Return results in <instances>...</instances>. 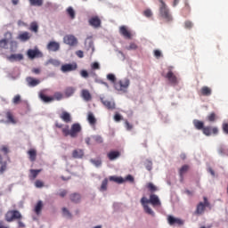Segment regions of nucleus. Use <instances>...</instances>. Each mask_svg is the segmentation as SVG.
I'll return each instance as SVG.
<instances>
[{"instance_id":"1","label":"nucleus","mask_w":228,"mask_h":228,"mask_svg":"<svg viewBox=\"0 0 228 228\" xmlns=\"http://www.w3.org/2000/svg\"><path fill=\"white\" fill-rule=\"evenodd\" d=\"M55 127H57V129H61L63 136H70V138H77V134H79L82 130L79 123H74L70 128L69 125H63L62 123L56 121Z\"/></svg>"},{"instance_id":"2","label":"nucleus","mask_w":228,"mask_h":228,"mask_svg":"<svg viewBox=\"0 0 228 228\" xmlns=\"http://www.w3.org/2000/svg\"><path fill=\"white\" fill-rule=\"evenodd\" d=\"M141 204L144 209V212L147 215H151V216H155L156 214L154 213V210H152V208H151L148 204H151V206L155 208V206H161V201L159 200V197H158V195L151 194L149 200H147V198L145 197H142L141 199Z\"/></svg>"},{"instance_id":"3","label":"nucleus","mask_w":228,"mask_h":228,"mask_svg":"<svg viewBox=\"0 0 228 228\" xmlns=\"http://www.w3.org/2000/svg\"><path fill=\"white\" fill-rule=\"evenodd\" d=\"M193 126L198 131H202L205 136H211V134H218V127L216 126H204V122L194 119Z\"/></svg>"},{"instance_id":"4","label":"nucleus","mask_w":228,"mask_h":228,"mask_svg":"<svg viewBox=\"0 0 228 228\" xmlns=\"http://www.w3.org/2000/svg\"><path fill=\"white\" fill-rule=\"evenodd\" d=\"M159 15L164 19L166 22H170L172 20V14H170V11L168 7H167V4L163 2V0H159Z\"/></svg>"},{"instance_id":"5","label":"nucleus","mask_w":228,"mask_h":228,"mask_svg":"<svg viewBox=\"0 0 228 228\" xmlns=\"http://www.w3.org/2000/svg\"><path fill=\"white\" fill-rule=\"evenodd\" d=\"M129 85H131V81H129V78H124L122 80H119L114 84V88L118 92H127V89L129 88Z\"/></svg>"},{"instance_id":"6","label":"nucleus","mask_w":228,"mask_h":228,"mask_svg":"<svg viewBox=\"0 0 228 228\" xmlns=\"http://www.w3.org/2000/svg\"><path fill=\"white\" fill-rule=\"evenodd\" d=\"M22 220V214L19 210H8L5 214V222H15Z\"/></svg>"},{"instance_id":"7","label":"nucleus","mask_w":228,"mask_h":228,"mask_svg":"<svg viewBox=\"0 0 228 228\" xmlns=\"http://www.w3.org/2000/svg\"><path fill=\"white\" fill-rule=\"evenodd\" d=\"M39 97L44 101V102H53V101H61V99H63V94L55 92L53 96H47L41 93Z\"/></svg>"},{"instance_id":"8","label":"nucleus","mask_w":228,"mask_h":228,"mask_svg":"<svg viewBox=\"0 0 228 228\" xmlns=\"http://www.w3.org/2000/svg\"><path fill=\"white\" fill-rule=\"evenodd\" d=\"M203 200L204 202H200L197 207H196V210L194 212L195 215L200 216V215H204V211H206L207 208H209L210 203L209 200H208L207 197H203Z\"/></svg>"},{"instance_id":"9","label":"nucleus","mask_w":228,"mask_h":228,"mask_svg":"<svg viewBox=\"0 0 228 228\" xmlns=\"http://www.w3.org/2000/svg\"><path fill=\"white\" fill-rule=\"evenodd\" d=\"M61 70L63 73H67V72H74V70H77V63L76 62H72V63H66L63 64L61 67Z\"/></svg>"},{"instance_id":"10","label":"nucleus","mask_w":228,"mask_h":228,"mask_svg":"<svg viewBox=\"0 0 228 228\" xmlns=\"http://www.w3.org/2000/svg\"><path fill=\"white\" fill-rule=\"evenodd\" d=\"M27 54L30 60H35V58H42V56H44L42 52H40L38 49H28Z\"/></svg>"},{"instance_id":"11","label":"nucleus","mask_w":228,"mask_h":228,"mask_svg":"<svg viewBox=\"0 0 228 228\" xmlns=\"http://www.w3.org/2000/svg\"><path fill=\"white\" fill-rule=\"evenodd\" d=\"M166 79L169 81L171 85H178L179 79L172 72V69H169L167 75L165 76Z\"/></svg>"},{"instance_id":"12","label":"nucleus","mask_w":228,"mask_h":228,"mask_svg":"<svg viewBox=\"0 0 228 228\" xmlns=\"http://www.w3.org/2000/svg\"><path fill=\"white\" fill-rule=\"evenodd\" d=\"M4 37L6 38H4V39L0 40V47L2 49H8V44L10 43V40H12V33L11 32H6L4 34Z\"/></svg>"},{"instance_id":"13","label":"nucleus","mask_w":228,"mask_h":228,"mask_svg":"<svg viewBox=\"0 0 228 228\" xmlns=\"http://www.w3.org/2000/svg\"><path fill=\"white\" fill-rule=\"evenodd\" d=\"M63 42L67 44V45H76L77 44V38L73 35H67L64 37Z\"/></svg>"},{"instance_id":"14","label":"nucleus","mask_w":228,"mask_h":228,"mask_svg":"<svg viewBox=\"0 0 228 228\" xmlns=\"http://www.w3.org/2000/svg\"><path fill=\"white\" fill-rule=\"evenodd\" d=\"M46 49L52 53H56L60 51V43L55 41H51L48 43Z\"/></svg>"},{"instance_id":"15","label":"nucleus","mask_w":228,"mask_h":228,"mask_svg":"<svg viewBox=\"0 0 228 228\" xmlns=\"http://www.w3.org/2000/svg\"><path fill=\"white\" fill-rule=\"evenodd\" d=\"M119 33L124 37L125 38H127L128 40H131L133 38V35L131 34V31L127 28L126 26H121L119 28Z\"/></svg>"},{"instance_id":"16","label":"nucleus","mask_w":228,"mask_h":228,"mask_svg":"<svg viewBox=\"0 0 228 228\" xmlns=\"http://www.w3.org/2000/svg\"><path fill=\"white\" fill-rule=\"evenodd\" d=\"M101 102H102V104H103V106H105V108H107V110H115V108H116L115 102H113V101L101 98Z\"/></svg>"},{"instance_id":"17","label":"nucleus","mask_w":228,"mask_h":228,"mask_svg":"<svg viewBox=\"0 0 228 228\" xmlns=\"http://www.w3.org/2000/svg\"><path fill=\"white\" fill-rule=\"evenodd\" d=\"M167 222L169 224V225H183V224H184V222L179 218H175L172 216H167Z\"/></svg>"},{"instance_id":"18","label":"nucleus","mask_w":228,"mask_h":228,"mask_svg":"<svg viewBox=\"0 0 228 228\" xmlns=\"http://www.w3.org/2000/svg\"><path fill=\"white\" fill-rule=\"evenodd\" d=\"M188 170H190L189 165H183L179 169L180 183H184V174L188 173Z\"/></svg>"},{"instance_id":"19","label":"nucleus","mask_w":228,"mask_h":228,"mask_svg":"<svg viewBox=\"0 0 228 228\" xmlns=\"http://www.w3.org/2000/svg\"><path fill=\"white\" fill-rule=\"evenodd\" d=\"M26 81L28 86L35 87L37 85H40V80L37 78H33V77H27Z\"/></svg>"},{"instance_id":"20","label":"nucleus","mask_w":228,"mask_h":228,"mask_svg":"<svg viewBox=\"0 0 228 228\" xmlns=\"http://www.w3.org/2000/svg\"><path fill=\"white\" fill-rule=\"evenodd\" d=\"M60 118L63 120L66 124H69V122H72V117L70 116V113L67 111H62L60 115Z\"/></svg>"},{"instance_id":"21","label":"nucleus","mask_w":228,"mask_h":228,"mask_svg":"<svg viewBox=\"0 0 228 228\" xmlns=\"http://www.w3.org/2000/svg\"><path fill=\"white\" fill-rule=\"evenodd\" d=\"M89 24L93 28H101V19L98 16H94L89 20Z\"/></svg>"},{"instance_id":"22","label":"nucleus","mask_w":228,"mask_h":228,"mask_svg":"<svg viewBox=\"0 0 228 228\" xmlns=\"http://www.w3.org/2000/svg\"><path fill=\"white\" fill-rule=\"evenodd\" d=\"M8 170V162L3 161V155L0 154V174L3 175Z\"/></svg>"},{"instance_id":"23","label":"nucleus","mask_w":228,"mask_h":228,"mask_svg":"<svg viewBox=\"0 0 228 228\" xmlns=\"http://www.w3.org/2000/svg\"><path fill=\"white\" fill-rule=\"evenodd\" d=\"M69 200L75 204H78V202H81V194L77 192L71 193L69 195Z\"/></svg>"},{"instance_id":"24","label":"nucleus","mask_w":228,"mask_h":228,"mask_svg":"<svg viewBox=\"0 0 228 228\" xmlns=\"http://www.w3.org/2000/svg\"><path fill=\"white\" fill-rule=\"evenodd\" d=\"M85 156V151L81 149L74 150L72 152V157L75 158V159H81Z\"/></svg>"},{"instance_id":"25","label":"nucleus","mask_w":228,"mask_h":228,"mask_svg":"<svg viewBox=\"0 0 228 228\" xmlns=\"http://www.w3.org/2000/svg\"><path fill=\"white\" fill-rule=\"evenodd\" d=\"M27 154L28 155L29 161L32 163L37 161V151L35 149L28 150Z\"/></svg>"},{"instance_id":"26","label":"nucleus","mask_w":228,"mask_h":228,"mask_svg":"<svg viewBox=\"0 0 228 228\" xmlns=\"http://www.w3.org/2000/svg\"><path fill=\"white\" fill-rule=\"evenodd\" d=\"M7 59L9 61H20V60H24V56L20 53L11 54Z\"/></svg>"},{"instance_id":"27","label":"nucleus","mask_w":228,"mask_h":228,"mask_svg":"<svg viewBox=\"0 0 228 228\" xmlns=\"http://www.w3.org/2000/svg\"><path fill=\"white\" fill-rule=\"evenodd\" d=\"M30 174L28 175V178L30 181H35L36 177H38V174L42 172V169H30L29 170Z\"/></svg>"},{"instance_id":"28","label":"nucleus","mask_w":228,"mask_h":228,"mask_svg":"<svg viewBox=\"0 0 228 228\" xmlns=\"http://www.w3.org/2000/svg\"><path fill=\"white\" fill-rule=\"evenodd\" d=\"M81 97L84 99V101H92V94H90V91H88L87 89L82 90Z\"/></svg>"},{"instance_id":"29","label":"nucleus","mask_w":228,"mask_h":228,"mask_svg":"<svg viewBox=\"0 0 228 228\" xmlns=\"http://www.w3.org/2000/svg\"><path fill=\"white\" fill-rule=\"evenodd\" d=\"M5 117L9 124H17V120H15V117H13V113H12V111L8 110L5 113Z\"/></svg>"},{"instance_id":"30","label":"nucleus","mask_w":228,"mask_h":228,"mask_svg":"<svg viewBox=\"0 0 228 228\" xmlns=\"http://www.w3.org/2000/svg\"><path fill=\"white\" fill-rule=\"evenodd\" d=\"M212 90L208 86H203L200 89V95H204L205 97H209L212 94Z\"/></svg>"},{"instance_id":"31","label":"nucleus","mask_w":228,"mask_h":228,"mask_svg":"<svg viewBox=\"0 0 228 228\" xmlns=\"http://www.w3.org/2000/svg\"><path fill=\"white\" fill-rule=\"evenodd\" d=\"M107 156L110 161H113V160L117 159V158H120V151H112L109 152L107 154Z\"/></svg>"},{"instance_id":"32","label":"nucleus","mask_w":228,"mask_h":228,"mask_svg":"<svg viewBox=\"0 0 228 228\" xmlns=\"http://www.w3.org/2000/svg\"><path fill=\"white\" fill-rule=\"evenodd\" d=\"M75 92H76V88H74L72 86H69V87H66V89L64 90V95L67 98L72 97V95H74Z\"/></svg>"},{"instance_id":"33","label":"nucleus","mask_w":228,"mask_h":228,"mask_svg":"<svg viewBox=\"0 0 228 228\" xmlns=\"http://www.w3.org/2000/svg\"><path fill=\"white\" fill-rule=\"evenodd\" d=\"M18 38L21 40V42H28V40L31 38V34H29V32H23L19 35Z\"/></svg>"},{"instance_id":"34","label":"nucleus","mask_w":228,"mask_h":228,"mask_svg":"<svg viewBox=\"0 0 228 228\" xmlns=\"http://www.w3.org/2000/svg\"><path fill=\"white\" fill-rule=\"evenodd\" d=\"M87 121L91 126H95V124H97V119L95 118V116H94L93 112H88Z\"/></svg>"},{"instance_id":"35","label":"nucleus","mask_w":228,"mask_h":228,"mask_svg":"<svg viewBox=\"0 0 228 228\" xmlns=\"http://www.w3.org/2000/svg\"><path fill=\"white\" fill-rule=\"evenodd\" d=\"M44 208V203L42 202V200H39L36 207H35V213L36 215H40L42 213V208Z\"/></svg>"},{"instance_id":"36","label":"nucleus","mask_w":228,"mask_h":228,"mask_svg":"<svg viewBox=\"0 0 228 228\" xmlns=\"http://www.w3.org/2000/svg\"><path fill=\"white\" fill-rule=\"evenodd\" d=\"M191 12V8L190 7V4L185 3L184 7L182 10V13L184 17H186L187 15H190V12Z\"/></svg>"},{"instance_id":"37","label":"nucleus","mask_w":228,"mask_h":228,"mask_svg":"<svg viewBox=\"0 0 228 228\" xmlns=\"http://www.w3.org/2000/svg\"><path fill=\"white\" fill-rule=\"evenodd\" d=\"M30 6H44V0H28Z\"/></svg>"},{"instance_id":"38","label":"nucleus","mask_w":228,"mask_h":228,"mask_svg":"<svg viewBox=\"0 0 228 228\" xmlns=\"http://www.w3.org/2000/svg\"><path fill=\"white\" fill-rule=\"evenodd\" d=\"M109 181L118 183V184H122V183H124V181H126V180H124V178L118 177V176H110Z\"/></svg>"},{"instance_id":"39","label":"nucleus","mask_w":228,"mask_h":228,"mask_svg":"<svg viewBox=\"0 0 228 228\" xmlns=\"http://www.w3.org/2000/svg\"><path fill=\"white\" fill-rule=\"evenodd\" d=\"M29 29L33 33H38V23H37V21H33L32 23H30Z\"/></svg>"},{"instance_id":"40","label":"nucleus","mask_w":228,"mask_h":228,"mask_svg":"<svg viewBox=\"0 0 228 228\" xmlns=\"http://www.w3.org/2000/svg\"><path fill=\"white\" fill-rule=\"evenodd\" d=\"M90 162L94 165V167H96L97 168H99V167H101L102 165V160H101V159H91Z\"/></svg>"},{"instance_id":"41","label":"nucleus","mask_w":228,"mask_h":228,"mask_svg":"<svg viewBox=\"0 0 228 228\" xmlns=\"http://www.w3.org/2000/svg\"><path fill=\"white\" fill-rule=\"evenodd\" d=\"M46 65H53L54 67H60V61L56 59H50L47 61Z\"/></svg>"},{"instance_id":"42","label":"nucleus","mask_w":228,"mask_h":228,"mask_svg":"<svg viewBox=\"0 0 228 228\" xmlns=\"http://www.w3.org/2000/svg\"><path fill=\"white\" fill-rule=\"evenodd\" d=\"M100 190L101 191H106L108 190V178L102 181Z\"/></svg>"},{"instance_id":"43","label":"nucleus","mask_w":228,"mask_h":228,"mask_svg":"<svg viewBox=\"0 0 228 228\" xmlns=\"http://www.w3.org/2000/svg\"><path fill=\"white\" fill-rule=\"evenodd\" d=\"M67 13L69 15L70 19H76V12L72 7L67 9Z\"/></svg>"},{"instance_id":"44","label":"nucleus","mask_w":228,"mask_h":228,"mask_svg":"<svg viewBox=\"0 0 228 228\" xmlns=\"http://www.w3.org/2000/svg\"><path fill=\"white\" fill-rule=\"evenodd\" d=\"M147 188L151 191V193H154V191H158V187H156V185H154V183H148Z\"/></svg>"},{"instance_id":"45","label":"nucleus","mask_w":228,"mask_h":228,"mask_svg":"<svg viewBox=\"0 0 228 228\" xmlns=\"http://www.w3.org/2000/svg\"><path fill=\"white\" fill-rule=\"evenodd\" d=\"M207 120L208 122H215V120H216V114L215 112H211L208 117H207Z\"/></svg>"},{"instance_id":"46","label":"nucleus","mask_w":228,"mask_h":228,"mask_svg":"<svg viewBox=\"0 0 228 228\" xmlns=\"http://www.w3.org/2000/svg\"><path fill=\"white\" fill-rule=\"evenodd\" d=\"M138 49V45L135 43H130L129 46H126L127 51H136Z\"/></svg>"},{"instance_id":"47","label":"nucleus","mask_w":228,"mask_h":228,"mask_svg":"<svg viewBox=\"0 0 228 228\" xmlns=\"http://www.w3.org/2000/svg\"><path fill=\"white\" fill-rule=\"evenodd\" d=\"M107 79L111 83H113L114 85L115 83H117V77L111 73L107 75Z\"/></svg>"},{"instance_id":"48","label":"nucleus","mask_w":228,"mask_h":228,"mask_svg":"<svg viewBox=\"0 0 228 228\" xmlns=\"http://www.w3.org/2000/svg\"><path fill=\"white\" fill-rule=\"evenodd\" d=\"M0 151L4 153V156H7V154L10 152V149L8 146L4 145L1 147Z\"/></svg>"},{"instance_id":"49","label":"nucleus","mask_w":228,"mask_h":228,"mask_svg":"<svg viewBox=\"0 0 228 228\" xmlns=\"http://www.w3.org/2000/svg\"><path fill=\"white\" fill-rule=\"evenodd\" d=\"M62 213H63L64 216H67L68 218H72V214H70L69 209H67L66 208H62Z\"/></svg>"},{"instance_id":"50","label":"nucleus","mask_w":228,"mask_h":228,"mask_svg":"<svg viewBox=\"0 0 228 228\" xmlns=\"http://www.w3.org/2000/svg\"><path fill=\"white\" fill-rule=\"evenodd\" d=\"M90 49H91L90 55L92 56V54H94V53L95 52V47L94 46V42L93 41L89 42V47H88L87 51H90Z\"/></svg>"},{"instance_id":"51","label":"nucleus","mask_w":228,"mask_h":228,"mask_svg":"<svg viewBox=\"0 0 228 228\" xmlns=\"http://www.w3.org/2000/svg\"><path fill=\"white\" fill-rule=\"evenodd\" d=\"M94 142H96V143H102L103 140H102V136L101 135H94L93 136Z\"/></svg>"},{"instance_id":"52","label":"nucleus","mask_w":228,"mask_h":228,"mask_svg":"<svg viewBox=\"0 0 228 228\" xmlns=\"http://www.w3.org/2000/svg\"><path fill=\"white\" fill-rule=\"evenodd\" d=\"M184 28L186 29H191L193 28V23L190 20L185 21Z\"/></svg>"},{"instance_id":"53","label":"nucleus","mask_w":228,"mask_h":228,"mask_svg":"<svg viewBox=\"0 0 228 228\" xmlns=\"http://www.w3.org/2000/svg\"><path fill=\"white\" fill-rule=\"evenodd\" d=\"M12 102L13 104H19V102H20V94L15 95L12 99Z\"/></svg>"},{"instance_id":"54","label":"nucleus","mask_w":228,"mask_h":228,"mask_svg":"<svg viewBox=\"0 0 228 228\" xmlns=\"http://www.w3.org/2000/svg\"><path fill=\"white\" fill-rule=\"evenodd\" d=\"M125 127L126 131H131L133 129V125L129 123V121H125Z\"/></svg>"},{"instance_id":"55","label":"nucleus","mask_w":228,"mask_h":228,"mask_svg":"<svg viewBox=\"0 0 228 228\" xmlns=\"http://www.w3.org/2000/svg\"><path fill=\"white\" fill-rule=\"evenodd\" d=\"M35 186H36V188H44V182H42L40 180H37L35 182Z\"/></svg>"},{"instance_id":"56","label":"nucleus","mask_w":228,"mask_h":228,"mask_svg":"<svg viewBox=\"0 0 228 228\" xmlns=\"http://www.w3.org/2000/svg\"><path fill=\"white\" fill-rule=\"evenodd\" d=\"M91 68L93 70H99V69H101V65H99V62H94L91 65Z\"/></svg>"},{"instance_id":"57","label":"nucleus","mask_w":228,"mask_h":228,"mask_svg":"<svg viewBox=\"0 0 228 228\" xmlns=\"http://www.w3.org/2000/svg\"><path fill=\"white\" fill-rule=\"evenodd\" d=\"M80 76L81 77H84L85 79H86V77H88V71H86V69H82L80 71Z\"/></svg>"},{"instance_id":"58","label":"nucleus","mask_w":228,"mask_h":228,"mask_svg":"<svg viewBox=\"0 0 228 228\" xmlns=\"http://www.w3.org/2000/svg\"><path fill=\"white\" fill-rule=\"evenodd\" d=\"M154 56L159 60V58H161V56H163V53H161V51L159 50H154Z\"/></svg>"},{"instance_id":"59","label":"nucleus","mask_w":228,"mask_h":228,"mask_svg":"<svg viewBox=\"0 0 228 228\" xmlns=\"http://www.w3.org/2000/svg\"><path fill=\"white\" fill-rule=\"evenodd\" d=\"M222 127H223L224 134H228V123H224Z\"/></svg>"},{"instance_id":"60","label":"nucleus","mask_w":228,"mask_h":228,"mask_svg":"<svg viewBox=\"0 0 228 228\" xmlns=\"http://www.w3.org/2000/svg\"><path fill=\"white\" fill-rule=\"evenodd\" d=\"M114 120H115L116 122H120V121L122 120V116H121L120 114H118V113H116V114L114 115Z\"/></svg>"},{"instance_id":"61","label":"nucleus","mask_w":228,"mask_h":228,"mask_svg":"<svg viewBox=\"0 0 228 228\" xmlns=\"http://www.w3.org/2000/svg\"><path fill=\"white\" fill-rule=\"evenodd\" d=\"M143 15L145 16V17H151V15H152V11H151L150 9H148V10H145L144 12H143Z\"/></svg>"},{"instance_id":"62","label":"nucleus","mask_w":228,"mask_h":228,"mask_svg":"<svg viewBox=\"0 0 228 228\" xmlns=\"http://www.w3.org/2000/svg\"><path fill=\"white\" fill-rule=\"evenodd\" d=\"M125 180L129 181V183H134V177H133V175H126Z\"/></svg>"},{"instance_id":"63","label":"nucleus","mask_w":228,"mask_h":228,"mask_svg":"<svg viewBox=\"0 0 228 228\" xmlns=\"http://www.w3.org/2000/svg\"><path fill=\"white\" fill-rule=\"evenodd\" d=\"M76 54L78 58H84L85 56V54L83 53V51L81 50L77 51Z\"/></svg>"},{"instance_id":"64","label":"nucleus","mask_w":228,"mask_h":228,"mask_svg":"<svg viewBox=\"0 0 228 228\" xmlns=\"http://www.w3.org/2000/svg\"><path fill=\"white\" fill-rule=\"evenodd\" d=\"M0 228H10V226H6V225L4 224V221L0 220Z\"/></svg>"}]
</instances>
